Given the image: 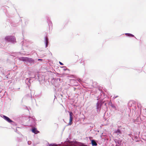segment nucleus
<instances>
[{
  "instance_id": "7ed1b4c3",
  "label": "nucleus",
  "mask_w": 146,
  "mask_h": 146,
  "mask_svg": "<svg viewBox=\"0 0 146 146\" xmlns=\"http://www.w3.org/2000/svg\"><path fill=\"white\" fill-rule=\"evenodd\" d=\"M3 117L9 123H11V122H13V121L11 120L9 118L7 117L5 115H3Z\"/></svg>"
},
{
  "instance_id": "f257e3e1",
  "label": "nucleus",
  "mask_w": 146,
  "mask_h": 146,
  "mask_svg": "<svg viewBox=\"0 0 146 146\" xmlns=\"http://www.w3.org/2000/svg\"><path fill=\"white\" fill-rule=\"evenodd\" d=\"M5 39L8 41L13 42L15 40V38L14 36H7L5 38Z\"/></svg>"
},
{
  "instance_id": "423d86ee",
  "label": "nucleus",
  "mask_w": 146,
  "mask_h": 146,
  "mask_svg": "<svg viewBox=\"0 0 146 146\" xmlns=\"http://www.w3.org/2000/svg\"><path fill=\"white\" fill-rule=\"evenodd\" d=\"M92 143L93 146H96L97 145V143L94 140H92Z\"/></svg>"
},
{
  "instance_id": "0eeeda50",
  "label": "nucleus",
  "mask_w": 146,
  "mask_h": 146,
  "mask_svg": "<svg viewBox=\"0 0 146 146\" xmlns=\"http://www.w3.org/2000/svg\"><path fill=\"white\" fill-rule=\"evenodd\" d=\"M125 35L128 36H131V37H134V35H133L132 34H131L126 33V34H125Z\"/></svg>"
},
{
  "instance_id": "6e6552de",
  "label": "nucleus",
  "mask_w": 146,
  "mask_h": 146,
  "mask_svg": "<svg viewBox=\"0 0 146 146\" xmlns=\"http://www.w3.org/2000/svg\"><path fill=\"white\" fill-rule=\"evenodd\" d=\"M59 63L61 65H63V64L62 63V62H59Z\"/></svg>"
},
{
  "instance_id": "f03ea898",
  "label": "nucleus",
  "mask_w": 146,
  "mask_h": 146,
  "mask_svg": "<svg viewBox=\"0 0 146 146\" xmlns=\"http://www.w3.org/2000/svg\"><path fill=\"white\" fill-rule=\"evenodd\" d=\"M70 119L69 122L68 123L69 125H71L72 123V121L73 120V117H72L73 113L72 112H70Z\"/></svg>"
},
{
  "instance_id": "9d476101",
  "label": "nucleus",
  "mask_w": 146,
  "mask_h": 146,
  "mask_svg": "<svg viewBox=\"0 0 146 146\" xmlns=\"http://www.w3.org/2000/svg\"><path fill=\"white\" fill-rule=\"evenodd\" d=\"M52 146H57V145H52Z\"/></svg>"
},
{
  "instance_id": "20e7f679",
  "label": "nucleus",
  "mask_w": 146,
  "mask_h": 146,
  "mask_svg": "<svg viewBox=\"0 0 146 146\" xmlns=\"http://www.w3.org/2000/svg\"><path fill=\"white\" fill-rule=\"evenodd\" d=\"M32 131L33 133L36 134L39 133V131H38L36 128L33 129Z\"/></svg>"
},
{
  "instance_id": "39448f33",
  "label": "nucleus",
  "mask_w": 146,
  "mask_h": 146,
  "mask_svg": "<svg viewBox=\"0 0 146 146\" xmlns=\"http://www.w3.org/2000/svg\"><path fill=\"white\" fill-rule=\"evenodd\" d=\"M45 41L46 42V47H47L48 46V38L47 37H46L45 39Z\"/></svg>"
},
{
  "instance_id": "1a4fd4ad",
  "label": "nucleus",
  "mask_w": 146,
  "mask_h": 146,
  "mask_svg": "<svg viewBox=\"0 0 146 146\" xmlns=\"http://www.w3.org/2000/svg\"><path fill=\"white\" fill-rule=\"evenodd\" d=\"M38 60H42V59H38Z\"/></svg>"
}]
</instances>
